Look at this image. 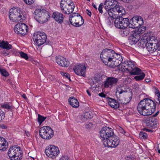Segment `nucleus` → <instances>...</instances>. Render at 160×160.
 Returning <instances> with one entry per match:
<instances>
[{"label":"nucleus","mask_w":160,"mask_h":160,"mask_svg":"<svg viewBox=\"0 0 160 160\" xmlns=\"http://www.w3.org/2000/svg\"><path fill=\"white\" fill-rule=\"evenodd\" d=\"M154 89L155 94H157L160 93L159 91L157 88H155Z\"/></svg>","instance_id":"obj_59"},{"label":"nucleus","mask_w":160,"mask_h":160,"mask_svg":"<svg viewBox=\"0 0 160 160\" xmlns=\"http://www.w3.org/2000/svg\"><path fill=\"white\" fill-rule=\"evenodd\" d=\"M116 58L117 57H116V58H114V59L110 60V61L107 62V63H106L104 64H105V65L109 66L110 67L112 68H115V66L114 63V60H115L116 59Z\"/></svg>","instance_id":"obj_37"},{"label":"nucleus","mask_w":160,"mask_h":160,"mask_svg":"<svg viewBox=\"0 0 160 160\" xmlns=\"http://www.w3.org/2000/svg\"><path fill=\"white\" fill-rule=\"evenodd\" d=\"M135 66L133 63L130 61H126L122 65V68L129 72L132 70L133 68H134Z\"/></svg>","instance_id":"obj_19"},{"label":"nucleus","mask_w":160,"mask_h":160,"mask_svg":"<svg viewBox=\"0 0 160 160\" xmlns=\"http://www.w3.org/2000/svg\"><path fill=\"white\" fill-rule=\"evenodd\" d=\"M33 16L35 20L41 24L46 22L50 17L48 12L42 8L35 9L33 12Z\"/></svg>","instance_id":"obj_2"},{"label":"nucleus","mask_w":160,"mask_h":160,"mask_svg":"<svg viewBox=\"0 0 160 160\" xmlns=\"http://www.w3.org/2000/svg\"><path fill=\"white\" fill-rule=\"evenodd\" d=\"M28 30L26 25L24 23H19L14 27L15 32L17 34H20L22 36L26 34Z\"/></svg>","instance_id":"obj_13"},{"label":"nucleus","mask_w":160,"mask_h":160,"mask_svg":"<svg viewBox=\"0 0 160 160\" xmlns=\"http://www.w3.org/2000/svg\"><path fill=\"white\" fill-rule=\"evenodd\" d=\"M141 72V69L134 67V68H133L132 70L130 72V73L131 75H137L140 74Z\"/></svg>","instance_id":"obj_34"},{"label":"nucleus","mask_w":160,"mask_h":160,"mask_svg":"<svg viewBox=\"0 0 160 160\" xmlns=\"http://www.w3.org/2000/svg\"><path fill=\"white\" fill-rule=\"evenodd\" d=\"M45 152L48 157L54 158L59 154V151L58 147L54 145H49L46 147Z\"/></svg>","instance_id":"obj_11"},{"label":"nucleus","mask_w":160,"mask_h":160,"mask_svg":"<svg viewBox=\"0 0 160 160\" xmlns=\"http://www.w3.org/2000/svg\"><path fill=\"white\" fill-rule=\"evenodd\" d=\"M148 41H139L138 43V46L140 48H144L145 47H147V43Z\"/></svg>","instance_id":"obj_35"},{"label":"nucleus","mask_w":160,"mask_h":160,"mask_svg":"<svg viewBox=\"0 0 160 160\" xmlns=\"http://www.w3.org/2000/svg\"><path fill=\"white\" fill-rule=\"evenodd\" d=\"M140 39V36L139 33L138 31H135L129 37V40L132 39L135 40H139Z\"/></svg>","instance_id":"obj_30"},{"label":"nucleus","mask_w":160,"mask_h":160,"mask_svg":"<svg viewBox=\"0 0 160 160\" xmlns=\"http://www.w3.org/2000/svg\"><path fill=\"white\" fill-rule=\"evenodd\" d=\"M121 57L120 54L116 53L113 50L106 48L104 49L100 54V58L104 63H107V62L116 58V57Z\"/></svg>","instance_id":"obj_4"},{"label":"nucleus","mask_w":160,"mask_h":160,"mask_svg":"<svg viewBox=\"0 0 160 160\" xmlns=\"http://www.w3.org/2000/svg\"><path fill=\"white\" fill-rule=\"evenodd\" d=\"M146 30V27H141V28H140L139 29H138V31H139L138 32H142L141 30H142V31H144L145 30Z\"/></svg>","instance_id":"obj_54"},{"label":"nucleus","mask_w":160,"mask_h":160,"mask_svg":"<svg viewBox=\"0 0 160 160\" xmlns=\"http://www.w3.org/2000/svg\"><path fill=\"white\" fill-rule=\"evenodd\" d=\"M3 108H4L6 109H11V106L7 104H4L3 105Z\"/></svg>","instance_id":"obj_52"},{"label":"nucleus","mask_w":160,"mask_h":160,"mask_svg":"<svg viewBox=\"0 0 160 160\" xmlns=\"http://www.w3.org/2000/svg\"><path fill=\"white\" fill-rule=\"evenodd\" d=\"M127 41L126 42H122L126 46L130 47L132 46L135 45L137 42V41Z\"/></svg>","instance_id":"obj_38"},{"label":"nucleus","mask_w":160,"mask_h":160,"mask_svg":"<svg viewBox=\"0 0 160 160\" xmlns=\"http://www.w3.org/2000/svg\"><path fill=\"white\" fill-rule=\"evenodd\" d=\"M52 17L55 21L58 23L61 24L62 22L63 16L62 13L58 12H55L53 13Z\"/></svg>","instance_id":"obj_20"},{"label":"nucleus","mask_w":160,"mask_h":160,"mask_svg":"<svg viewBox=\"0 0 160 160\" xmlns=\"http://www.w3.org/2000/svg\"><path fill=\"white\" fill-rule=\"evenodd\" d=\"M109 138L106 142L104 141L103 144L105 147L114 148L119 145L120 141L118 137L112 135Z\"/></svg>","instance_id":"obj_12"},{"label":"nucleus","mask_w":160,"mask_h":160,"mask_svg":"<svg viewBox=\"0 0 160 160\" xmlns=\"http://www.w3.org/2000/svg\"><path fill=\"white\" fill-rule=\"evenodd\" d=\"M8 154L11 160H21L22 158V152L19 147L16 146L10 147Z\"/></svg>","instance_id":"obj_5"},{"label":"nucleus","mask_w":160,"mask_h":160,"mask_svg":"<svg viewBox=\"0 0 160 160\" xmlns=\"http://www.w3.org/2000/svg\"><path fill=\"white\" fill-rule=\"evenodd\" d=\"M155 103L151 99L146 98L141 100L138 104L137 109L142 115L149 116L155 110Z\"/></svg>","instance_id":"obj_1"},{"label":"nucleus","mask_w":160,"mask_h":160,"mask_svg":"<svg viewBox=\"0 0 160 160\" xmlns=\"http://www.w3.org/2000/svg\"><path fill=\"white\" fill-rule=\"evenodd\" d=\"M86 69L85 65L81 64L76 65L73 68L74 72L76 74L82 76L83 77L85 76Z\"/></svg>","instance_id":"obj_15"},{"label":"nucleus","mask_w":160,"mask_h":160,"mask_svg":"<svg viewBox=\"0 0 160 160\" xmlns=\"http://www.w3.org/2000/svg\"><path fill=\"white\" fill-rule=\"evenodd\" d=\"M159 113V112H157L156 113H155L154 114L151 116L152 117H156L158 115Z\"/></svg>","instance_id":"obj_64"},{"label":"nucleus","mask_w":160,"mask_h":160,"mask_svg":"<svg viewBox=\"0 0 160 160\" xmlns=\"http://www.w3.org/2000/svg\"><path fill=\"white\" fill-rule=\"evenodd\" d=\"M132 92H128L126 95V98H128L129 99H128V100L127 101H126V100L125 99V101H122V102H121V103L122 104H126L128 103L131 100L132 98Z\"/></svg>","instance_id":"obj_33"},{"label":"nucleus","mask_w":160,"mask_h":160,"mask_svg":"<svg viewBox=\"0 0 160 160\" xmlns=\"http://www.w3.org/2000/svg\"><path fill=\"white\" fill-rule=\"evenodd\" d=\"M0 48L7 50H9L12 48V45L9 44L7 41H2L0 42Z\"/></svg>","instance_id":"obj_28"},{"label":"nucleus","mask_w":160,"mask_h":160,"mask_svg":"<svg viewBox=\"0 0 160 160\" xmlns=\"http://www.w3.org/2000/svg\"><path fill=\"white\" fill-rule=\"evenodd\" d=\"M117 1L116 0H106L104 4V9H108L111 8V7L116 5Z\"/></svg>","instance_id":"obj_23"},{"label":"nucleus","mask_w":160,"mask_h":160,"mask_svg":"<svg viewBox=\"0 0 160 160\" xmlns=\"http://www.w3.org/2000/svg\"><path fill=\"white\" fill-rule=\"evenodd\" d=\"M115 5L116 6L113 8L116 13L117 14H119L120 15L125 14V11L124 8L122 6L117 5V4Z\"/></svg>","instance_id":"obj_26"},{"label":"nucleus","mask_w":160,"mask_h":160,"mask_svg":"<svg viewBox=\"0 0 160 160\" xmlns=\"http://www.w3.org/2000/svg\"><path fill=\"white\" fill-rule=\"evenodd\" d=\"M143 121L146 126L151 127L157 125L158 120L157 118L147 116L144 118Z\"/></svg>","instance_id":"obj_14"},{"label":"nucleus","mask_w":160,"mask_h":160,"mask_svg":"<svg viewBox=\"0 0 160 160\" xmlns=\"http://www.w3.org/2000/svg\"><path fill=\"white\" fill-rule=\"evenodd\" d=\"M75 6L71 0H61L60 8L61 11L64 14H69L72 12Z\"/></svg>","instance_id":"obj_6"},{"label":"nucleus","mask_w":160,"mask_h":160,"mask_svg":"<svg viewBox=\"0 0 160 160\" xmlns=\"http://www.w3.org/2000/svg\"><path fill=\"white\" fill-rule=\"evenodd\" d=\"M43 35L41 32H35L33 36V39L34 40H41V38L40 37L41 35L43 36V38H45V36L44 35L43 36Z\"/></svg>","instance_id":"obj_32"},{"label":"nucleus","mask_w":160,"mask_h":160,"mask_svg":"<svg viewBox=\"0 0 160 160\" xmlns=\"http://www.w3.org/2000/svg\"><path fill=\"white\" fill-rule=\"evenodd\" d=\"M100 137L104 143V141H106L113 135L112 129L105 127L102 128L100 132Z\"/></svg>","instance_id":"obj_9"},{"label":"nucleus","mask_w":160,"mask_h":160,"mask_svg":"<svg viewBox=\"0 0 160 160\" xmlns=\"http://www.w3.org/2000/svg\"><path fill=\"white\" fill-rule=\"evenodd\" d=\"M133 0H122V1L124 2L127 3H130L132 2Z\"/></svg>","instance_id":"obj_61"},{"label":"nucleus","mask_w":160,"mask_h":160,"mask_svg":"<svg viewBox=\"0 0 160 160\" xmlns=\"http://www.w3.org/2000/svg\"><path fill=\"white\" fill-rule=\"evenodd\" d=\"M92 123L91 122H89V123H88L87 124L85 125V127L86 128H89L92 127Z\"/></svg>","instance_id":"obj_53"},{"label":"nucleus","mask_w":160,"mask_h":160,"mask_svg":"<svg viewBox=\"0 0 160 160\" xmlns=\"http://www.w3.org/2000/svg\"><path fill=\"white\" fill-rule=\"evenodd\" d=\"M147 133L143 131L139 133V137L142 138L143 139H146L147 138Z\"/></svg>","instance_id":"obj_44"},{"label":"nucleus","mask_w":160,"mask_h":160,"mask_svg":"<svg viewBox=\"0 0 160 160\" xmlns=\"http://www.w3.org/2000/svg\"><path fill=\"white\" fill-rule=\"evenodd\" d=\"M157 38L155 37L152 32L145 33L142 36L141 40H156Z\"/></svg>","instance_id":"obj_22"},{"label":"nucleus","mask_w":160,"mask_h":160,"mask_svg":"<svg viewBox=\"0 0 160 160\" xmlns=\"http://www.w3.org/2000/svg\"><path fill=\"white\" fill-rule=\"evenodd\" d=\"M56 60L57 63L60 66L62 67H68L70 64L69 61L67 60L66 58L61 56L57 57Z\"/></svg>","instance_id":"obj_18"},{"label":"nucleus","mask_w":160,"mask_h":160,"mask_svg":"<svg viewBox=\"0 0 160 160\" xmlns=\"http://www.w3.org/2000/svg\"><path fill=\"white\" fill-rule=\"evenodd\" d=\"M103 6V4L102 3H101L99 6L98 8V10L99 12L100 13H102L103 12L102 9V7Z\"/></svg>","instance_id":"obj_48"},{"label":"nucleus","mask_w":160,"mask_h":160,"mask_svg":"<svg viewBox=\"0 0 160 160\" xmlns=\"http://www.w3.org/2000/svg\"><path fill=\"white\" fill-rule=\"evenodd\" d=\"M136 18L133 17L129 21L128 26L129 28L133 29H136L139 28L138 24L136 20Z\"/></svg>","instance_id":"obj_24"},{"label":"nucleus","mask_w":160,"mask_h":160,"mask_svg":"<svg viewBox=\"0 0 160 160\" xmlns=\"http://www.w3.org/2000/svg\"><path fill=\"white\" fill-rule=\"evenodd\" d=\"M69 103L73 107L75 108H78L79 103L78 100L73 97H71L68 99Z\"/></svg>","instance_id":"obj_25"},{"label":"nucleus","mask_w":160,"mask_h":160,"mask_svg":"<svg viewBox=\"0 0 160 160\" xmlns=\"http://www.w3.org/2000/svg\"><path fill=\"white\" fill-rule=\"evenodd\" d=\"M135 17L136 18V20L138 24V26L139 27L141 26L143 24V21L142 18L139 16H136Z\"/></svg>","instance_id":"obj_36"},{"label":"nucleus","mask_w":160,"mask_h":160,"mask_svg":"<svg viewBox=\"0 0 160 160\" xmlns=\"http://www.w3.org/2000/svg\"><path fill=\"white\" fill-rule=\"evenodd\" d=\"M119 131L121 133H122L124 134H125V133H126L125 131L121 127L119 129Z\"/></svg>","instance_id":"obj_55"},{"label":"nucleus","mask_w":160,"mask_h":160,"mask_svg":"<svg viewBox=\"0 0 160 160\" xmlns=\"http://www.w3.org/2000/svg\"><path fill=\"white\" fill-rule=\"evenodd\" d=\"M120 57H119V56H118V57L117 56V58H116L115 60H114L115 68L119 66L121 64V61L118 59Z\"/></svg>","instance_id":"obj_43"},{"label":"nucleus","mask_w":160,"mask_h":160,"mask_svg":"<svg viewBox=\"0 0 160 160\" xmlns=\"http://www.w3.org/2000/svg\"><path fill=\"white\" fill-rule=\"evenodd\" d=\"M127 90H124L122 89H121L120 88H117L116 93V95H119L121 94H122L123 93L127 92Z\"/></svg>","instance_id":"obj_40"},{"label":"nucleus","mask_w":160,"mask_h":160,"mask_svg":"<svg viewBox=\"0 0 160 160\" xmlns=\"http://www.w3.org/2000/svg\"><path fill=\"white\" fill-rule=\"evenodd\" d=\"M59 160H70L69 158L67 156H62Z\"/></svg>","instance_id":"obj_50"},{"label":"nucleus","mask_w":160,"mask_h":160,"mask_svg":"<svg viewBox=\"0 0 160 160\" xmlns=\"http://www.w3.org/2000/svg\"><path fill=\"white\" fill-rule=\"evenodd\" d=\"M34 0H24L25 2L28 5L32 4L34 2Z\"/></svg>","instance_id":"obj_49"},{"label":"nucleus","mask_w":160,"mask_h":160,"mask_svg":"<svg viewBox=\"0 0 160 160\" xmlns=\"http://www.w3.org/2000/svg\"><path fill=\"white\" fill-rule=\"evenodd\" d=\"M106 12H104L105 14H107V13H108L109 16L113 18H116V16L118 15L116 12V11H114L113 8H109L108 9H105Z\"/></svg>","instance_id":"obj_27"},{"label":"nucleus","mask_w":160,"mask_h":160,"mask_svg":"<svg viewBox=\"0 0 160 160\" xmlns=\"http://www.w3.org/2000/svg\"><path fill=\"white\" fill-rule=\"evenodd\" d=\"M42 33L43 34V36L44 35L45 36V38H43V36H42V35H41L40 37H41V40H46V39L47 38V36H46V35L45 33H44V32H42Z\"/></svg>","instance_id":"obj_56"},{"label":"nucleus","mask_w":160,"mask_h":160,"mask_svg":"<svg viewBox=\"0 0 160 160\" xmlns=\"http://www.w3.org/2000/svg\"><path fill=\"white\" fill-rule=\"evenodd\" d=\"M0 127L2 128H7V126L4 124L1 125Z\"/></svg>","instance_id":"obj_63"},{"label":"nucleus","mask_w":160,"mask_h":160,"mask_svg":"<svg viewBox=\"0 0 160 160\" xmlns=\"http://www.w3.org/2000/svg\"><path fill=\"white\" fill-rule=\"evenodd\" d=\"M7 141L4 138L0 137V151L6 150L8 148Z\"/></svg>","instance_id":"obj_21"},{"label":"nucleus","mask_w":160,"mask_h":160,"mask_svg":"<svg viewBox=\"0 0 160 160\" xmlns=\"http://www.w3.org/2000/svg\"><path fill=\"white\" fill-rule=\"evenodd\" d=\"M151 41H148L146 48L148 52L152 53L158 49L159 50V46L158 41H157V42H150Z\"/></svg>","instance_id":"obj_17"},{"label":"nucleus","mask_w":160,"mask_h":160,"mask_svg":"<svg viewBox=\"0 0 160 160\" xmlns=\"http://www.w3.org/2000/svg\"><path fill=\"white\" fill-rule=\"evenodd\" d=\"M61 74L62 75L64 76L66 78H68L69 79H70L69 78V74L68 73H64L63 72H61Z\"/></svg>","instance_id":"obj_51"},{"label":"nucleus","mask_w":160,"mask_h":160,"mask_svg":"<svg viewBox=\"0 0 160 160\" xmlns=\"http://www.w3.org/2000/svg\"><path fill=\"white\" fill-rule=\"evenodd\" d=\"M129 19L128 18H123L122 17H117L114 23L115 27L118 28L124 29L128 27Z\"/></svg>","instance_id":"obj_10"},{"label":"nucleus","mask_w":160,"mask_h":160,"mask_svg":"<svg viewBox=\"0 0 160 160\" xmlns=\"http://www.w3.org/2000/svg\"><path fill=\"white\" fill-rule=\"evenodd\" d=\"M109 100L108 104L112 108L116 109L119 107V104L117 101L112 98Z\"/></svg>","instance_id":"obj_29"},{"label":"nucleus","mask_w":160,"mask_h":160,"mask_svg":"<svg viewBox=\"0 0 160 160\" xmlns=\"http://www.w3.org/2000/svg\"><path fill=\"white\" fill-rule=\"evenodd\" d=\"M22 97L24 99H25V100H27L28 99V98L26 95V94H23L22 95Z\"/></svg>","instance_id":"obj_62"},{"label":"nucleus","mask_w":160,"mask_h":160,"mask_svg":"<svg viewBox=\"0 0 160 160\" xmlns=\"http://www.w3.org/2000/svg\"><path fill=\"white\" fill-rule=\"evenodd\" d=\"M98 95L99 96L102 97V98H106V94H104L103 92H102L101 93H100L98 94Z\"/></svg>","instance_id":"obj_57"},{"label":"nucleus","mask_w":160,"mask_h":160,"mask_svg":"<svg viewBox=\"0 0 160 160\" xmlns=\"http://www.w3.org/2000/svg\"><path fill=\"white\" fill-rule=\"evenodd\" d=\"M19 54L22 58H24L26 60L28 59V57L26 53L22 52H19Z\"/></svg>","instance_id":"obj_45"},{"label":"nucleus","mask_w":160,"mask_h":160,"mask_svg":"<svg viewBox=\"0 0 160 160\" xmlns=\"http://www.w3.org/2000/svg\"><path fill=\"white\" fill-rule=\"evenodd\" d=\"M86 12L87 14L89 16H91V12L90 11L88 10L87 9Z\"/></svg>","instance_id":"obj_60"},{"label":"nucleus","mask_w":160,"mask_h":160,"mask_svg":"<svg viewBox=\"0 0 160 160\" xmlns=\"http://www.w3.org/2000/svg\"><path fill=\"white\" fill-rule=\"evenodd\" d=\"M35 44L38 47L42 45H45L47 44H51V42L49 41H34Z\"/></svg>","instance_id":"obj_31"},{"label":"nucleus","mask_w":160,"mask_h":160,"mask_svg":"<svg viewBox=\"0 0 160 160\" xmlns=\"http://www.w3.org/2000/svg\"><path fill=\"white\" fill-rule=\"evenodd\" d=\"M141 75L139 76H135L134 77L136 81H140L143 79L145 76V74L143 73H141Z\"/></svg>","instance_id":"obj_39"},{"label":"nucleus","mask_w":160,"mask_h":160,"mask_svg":"<svg viewBox=\"0 0 160 160\" xmlns=\"http://www.w3.org/2000/svg\"><path fill=\"white\" fill-rule=\"evenodd\" d=\"M118 81L117 78L114 77H108L104 82V86L105 88L111 87L117 84Z\"/></svg>","instance_id":"obj_16"},{"label":"nucleus","mask_w":160,"mask_h":160,"mask_svg":"<svg viewBox=\"0 0 160 160\" xmlns=\"http://www.w3.org/2000/svg\"><path fill=\"white\" fill-rule=\"evenodd\" d=\"M84 117L86 119H90L92 118V116L90 114V112H86L84 114Z\"/></svg>","instance_id":"obj_46"},{"label":"nucleus","mask_w":160,"mask_h":160,"mask_svg":"<svg viewBox=\"0 0 160 160\" xmlns=\"http://www.w3.org/2000/svg\"><path fill=\"white\" fill-rule=\"evenodd\" d=\"M39 134L42 138L50 140L53 136L54 132L52 129L50 127L45 126L41 128L39 131Z\"/></svg>","instance_id":"obj_7"},{"label":"nucleus","mask_w":160,"mask_h":160,"mask_svg":"<svg viewBox=\"0 0 160 160\" xmlns=\"http://www.w3.org/2000/svg\"><path fill=\"white\" fill-rule=\"evenodd\" d=\"M9 18L13 22H18L26 19L25 12L19 8H14L9 10Z\"/></svg>","instance_id":"obj_3"},{"label":"nucleus","mask_w":160,"mask_h":160,"mask_svg":"<svg viewBox=\"0 0 160 160\" xmlns=\"http://www.w3.org/2000/svg\"><path fill=\"white\" fill-rule=\"evenodd\" d=\"M4 113L0 110V122L4 118Z\"/></svg>","instance_id":"obj_47"},{"label":"nucleus","mask_w":160,"mask_h":160,"mask_svg":"<svg viewBox=\"0 0 160 160\" xmlns=\"http://www.w3.org/2000/svg\"><path fill=\"white\" fill-rule=\"evenodd\" d=\"M0 72L1 75L4 77H7L9 75V74L6 70L3 69H1Z\"/></svg>","instance_id":"obj_41"},{"label":"nucleus","mask_w":160,"mask_h":160,"mask_svg":"<svg viewBox=\"0 0 160 160\" xmlns=\"http://www.w3.org/2000/svg\"><path fill=\"white\" fill-rule=\"evenodd\" d=\"M46 119V117H44L40 115H38V121L39 123L40 124H41Z\"/></svg>","instance_id":"obj_42"},{"label":"nucleus","mask_w":160,"mask_h":160,"mask_svg":"<svg viewBox=\"0 0 160 160\" xmlns=\"http://www.w3.org/2000/svg\"><path fill=\"white\" fill-rule=\"evenodd\" d=\"M69 21L72 25L76 27L80 26L84 23L82 17L78 13H73L70 14Z\"/></svg>","instance_id":"obj_8"},{"label":"nucleus","mask_w":160,"mask_h":160,"mask_svg":"<svg viewBox=\"0 0 160 160\" xmlns=\"http://www.w3.org/2000/svg\"><path fill=\"white\" fill-rule=\"evenodd\" d=\"M155 101L157 103L160 104V97L158 98H156Z\"/></svg>","instance_id":"obj_58"}]
</instances>
